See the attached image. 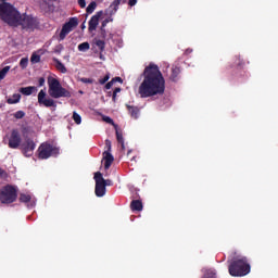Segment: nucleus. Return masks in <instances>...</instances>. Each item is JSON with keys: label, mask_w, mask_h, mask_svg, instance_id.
<instances>
[{"label": "nucleus", "mask_w": 278, "mask_h": 278, "mask_svg": "<svg viewBox=\"0 0 278 278\" xmlns=\"http://www.w3.org/2000/svg\"><path fill=\"white\" fill-rule=\"evenodd\" d=\"M80 81H83L84 84H92V80L88 78H81Z\"/></svg>", "instance_id": "40"}, {"label": "nucleus", "mask_w": 278, "mask_h": 278, "mask_svg": "<svg viewBox=\"0 0 278 278\" xmlns=\"http://www.w3.org/2000/svg\"><path fill=\"white\" fill-rule=\"evenodd\" d=\"M105 186H112V180H110V179L105 180V179H104V187H105Z\"/></svg>", "instance_id": "42"}, {"label": "nucleus", "mask_w": 278, "mask_h": 278, "mask_svg": "<svg viewBox=\"0 0 278 278\" xmlns=\"http://www.w3.org/2000/svg\"><path fill=\"white\" fill-rule=\"evenodd\" d=\"M110 80V74H106L103 78L99 79V84L103 85Z\"/></svg>", "instance_id": "32"}, {"label": "nucleus", "mask_w": 278, "mask_h": 278, "mask_svg": "<svg viewBox=\"0 0 278 278\" xmlns=\"http://www.w3.org/2000/svg\"><path fill=\"white\" fill-rule=\"evenodd\" d=\"M94 45H96V47H98V49L100 51H103L105 49V41H103V40L96 39Z\"/></svg>", "instance_id": "23"}, {"label": "nucleus", "mask_w": 278, "mask_h": 278, "mask_svg": "<svg viewBox=\"0 0 278 278\" xmlns=\"http://www.w3.org/2000/svg\"><path fill=\"white\" fill-rule=\"evenodd\" d=\"M105 147H106V149H108V151L106 152H109L110 153V151H112V141H110V140H105Z\"/></svg>", "instance_id": "34"}, {"label": "nucleus", "mask_w": 278, "mask_h": 278, "mask_svg": "<svg viewBox=\"0 0 278 278\" xmlns=\"http://www.w3.org/2000/svg\"><path fill=\"white\" fill-rule=\"evenodd\" d=\"M48 93L52 99H62V97H71V92L62 87L60 80L54 77L48 78Z\"/></svg>", "instance_id": "3"}, {"label": "nucleus", "mask_w": 278, "mask_h": 278, "mask_svg": "<svg viewBox=\"0 0 278 278\" xmlns=\"http://www.w3.org/2000/svg\"><path fill=\"white\" fill-rule=\"evenodd\" d=\"M54 66L56 70L60 71V73H67L66 66H64V64L62 62H60V60L54 59Z\"/></svg>", "instance_id": "17"}, {"label": "nucleus", "mask_w": 278, "mask_h": 278, "mask_svg": "<svg viewBox=\"0 0 278 278\" xmlns=\"http://www.w3.org/2000/svg\"><path fill=\"white\" fill-rule=\"evenodd\" d=\"M10 73V66H5L0 71V81L1 79H5V75Z\"/></svg>", "instance_id": "24"}, {"label": "nucleus", "mask_w": 278, "mask_h": 278, "mask_svg": "<svg viewBox=\"0 0 278 278\" xmlns=\"http://www.w3.org/2000/svg\"><path fill=\"white\" fill-rule=\"evenodd\" d=\"M78 22L77 18L73 17L67 23H65L59 34V40H64L66 38V35L71 34L75 27H77Z\"/></svg>", "instance_id": "8"}, {"label": "nucleus", "mask_w": 278, "mask_h": 278, "mask_svg": "<svg viewBox=\"0 0 278 278\" xmlns=\"http://www.w3.org/2000/svg\"><path fill=\"white\" fill-rule=\"evenodd\" d=\"M100 60H105V56H103V54H100Z\"/></svg>", "instance_id": "45"}, {"label": "nucleus", "mask_w": 278, "mask_h": 278, "mask_svg": "<svg viewBox=\"0 0 278 278\" xmlns=\"http://www.w3.org/2000/svg\"><path fill=\"white\" fill-rule=\"evenodd\" d=\"M127 109L131 118H138V114H140V111L138 110V108L127 105Z\"/></svg>", "instance_id": "18"}, {"label": "nucleus", "mask_w": 278, "mask_h": 278, "mask_svg": "<svg viewBox=\"0 0 278 278\" xmlns=\"http://www.w3.org/2000/svg\"><path fill=\"white\" fill-rule=\"evenodd\" d=\"M251 273V266L247 264V258H240L229 266L231 277H244Z\"/></svg>", "instance_id": "4"}, {"label": "nucleus", "mask_w": 278, "mask_h": 278, "mask_svg": "<svg viewBox=\"0 0 278 278\" xmlns=\"http://www.w3.org/2000/svg\"><path fill=\"white\" fill-rule=\"evenodd\" d=\"M0 177H5V172L3 169H0Z\"/></svg>", "instance_id": "44"}, {"label": "nucleus", "mask_w": 278, "mask_h": 278, "mask_svg": "<svg viewBox=\"0 0 278 278\" xmlns=\"http://www.w3.org/2000/svg\"><path fill=\"white\" fill-rule=\"evenodd\" d=\"M37 91L38 89L36 87H23L20 89V92H22V94H25L26 97H29V94Z\"/></svg>", "instance_id": "15"}, {"label": "nucleus", "mask_w": 278, "mask_h": 278, "mask_svg": "<svg viewBox=\"0 0 278 278\" xmlns=\"http://www.w3.org/2000/svg\"><path fill=\"white\" fill-rule=\"evenodd\" d=\"M1 203H14L16 201V188L12 186H5L0 190Z\"/></svg>", "instance_id": "6"}, {"label": "nucleus", "mask_w": 278, "mask_h": 278, "mask_svg": "<svg viewBox=\"0 0 278 278\" xmlns=\"http://www.w3.org/2000/svg\"><path fill=\"white\" fill-rule=\"evenodd\" d=\"M30 62L31 64H38V62H40V54L38 53H33L31 58H30Z\"/></svg>", "instance_id": "27"}, {"label": "nucleus", "mask_w": 278, "mask_h": 278, "mask_svg": "<svg viewBox=\"0 0 278 278\" xmlns=\"http://www.w3.org/2000/svg\"><path fill=\"white\" fill-rule=\"evenodd\" d=\"M89 50H90V43H88L87 41L78 45V51L86 53V51H89Z\"/></svg>", "instance_id": "20"}, {"label": "nucleus", "mask_w": 278, "mask_h": 278, "mask_svg": "<svg viewBox=\"0 0 278 278\" xmlns=\"http://www.w3.org/2000/svg\"><path fill=\"white\" fill-rule=\"evenodd\" d=\"M204 278H216V273L214 270H208Z\"/></svg>", "instance_id": "31"}, {"label": "nucleus", "mask_w": 278, "mask_h": 278, "mask_svg": "<svg viewBox=\"0 0 278 278\" xmlns=\"http://www.w3.org/2000/svg\"><path fill=\"white\" fill-rule=\"evenodd\" d=\"M39 86H45V78H39Z\"/></svg>", "instance_id": "43"}, {"label": "nucleus", "mask_w": 278, "mask_h": 278, "mask_svg": "<svg viewBox=\"0 0 278 278\" xmlns=\"http://www.w3.org/2000/svg\"><path fill=\"white\" fill-rule=\"evenodd\" d=\"M114 84H116V81H118L119 84H123V78L122 77H115L112 79Z\"/></svg>", "instance_id": "38"}, {"label": "nucleus", "mask_w": 278, "mask_h": 278, "mask_svg": "<svg viewBox=\"0 0 278 278\" xmlns=\"http://www.w3.org/2000/svg\"><path fill=\"white\" fill-rule=\"evenodd\" d=\"M131 210H136L137 212L142 211V202L135 200L131 202Z\"/></svg>", "instance_id": "19"}, {"label": "nucleus", "mask_w": 278, "mask_h": 278, "mask_svg": "<svg viewBox=\"0 0 278 278\" xmlns=\"http://www.w3.org/2000/svg\"><path fill=\"white\" fill-rule=\"evenodd\" d=\"M34 149H36L34 141H27V144L24 146V154L26 157H30V155H33Z\"/></svg>", "instance_id": "13"}, {"label": "nucleus", "mask_w": 278, "mask_h": 278, "mask_svg": "<svg viewBox=\"0 0 278 278\" xmlns=\"http://www.w3.org/2000/svg\"><path fill=\"white\" fill-rule=\"evenodd\" d=\"M112 162H114V156L110 152H103L102 164H104L105 170L112 166Z\"/></svg>", "instance_id": "12"}, {"label": "nucleus", "mask_w": 278, "mask_h": 278, "mask_svg": "<svg viewBox=\"0 0 278 278\" xmlns=\"http://www.w3.org/2000/svg\"><path fill=\"white\" fill-rule=\"evenodd\" d=\"M27 64H29V60L27 58H23L21 61H20V66L22 68H27Z\"/></svg>", "instance_id": "28"}, {"label": "nucleus", "mask_w": 278, "mask_h": 278, "mask_svg": "<svg viewBox=\"0 0 278 278\" xmlns=\"http://www.w3.org/2000/svg\"><path fill=\"white\" fill-rule=\"evenodd\" d=\"M78 5H80V8H86V0H78Z\"/></svg>", "instance_id": "39"}, {"label": "nucleus", "mask_w": 278, "mask_h": 278, "mask_svg": "<svg viewBox=\"0 0 278 278\" xmlns=\"http://www.w3.org/2000/svg\"><path fill=\"white\" fill-rule=\"evenodd\" d=\"M20 201L23 203H29L31 201V195L29 193H22L20 197Z\"/></svg>", "instance_id": "21"}, {"label": "nucleus", "mask_w": 278, "mask_h": 278, "mask_svg": "<svg viewBox=\"0 0 278 278\" xmlns=\"http://www.w3.org/2000/svg\"><path fill=\"white\" fill-rule=\"evenodd\" d=\"M18 144H21V136H18L16 130H13L9 139V147L11 149H18Z\"/></svg>", "instance_id": "11"}, {"label": "nucleus", "mask_w": 278, "mask_h": 278, "mask_svg": "<svg viewBox=\"0 0 278 278\" xmlns=\"http://www.w3.org/2000/svg\"><path fill=\"white\" fill-rule=\"evenodd\" d=\"M179 73H180L179 67L174 66L172 68V79H173V81H175V79H177V75H179Z\"/></svg>", "instance_id": "25"}, {"label": "nucleus", "mask_w": 278, "mask_h": 278, "mask_svg": "<svg viewBox=\"0 0 278 278\" xmlns=\"http://www.w3.org/2000/svg\"><path fill=\"white\" fill-rule=\"evenodd\" d=\"M109 23H110V20H104V21L102 22L101 31H102L103 38H105V29H103V27H105V25H108Z\"/></svg>", "instance_id": "30"}, {"label": "nucleus", "mask_w": 278, "mask_h": 278, "mask_svg": "<svg viewBox=\"0 0 278 278\" xmlns=\"http://www.w3.org/2000/svg\"><path fill=\"white\" fill-rule=\"evenodd\" d=\"M164 76L155 64H150L143 72V80L139 86V94L143 99L155 97V94H164Z\"/></svg>", "instance_id": "1"}, {"label": "nucleus", "mask_w": 278, "mask_h": 278, "mask_svg": "<svg viewBox=\"0 0 278 278\" xmlns=\"http://www.w3.org/2000/svg\"><path fill=\"white\" fill-rule=\"evenodd\" d=\"M116 138H117V141L121 142L122 149H125V143L123 142V135H121L118 130H116Z\"/></svg>", "instance_id": "29"}, {"label": "nucleus", "mask_w": 278, "mask_h": 278, "mask_svg": "<svg viewBox=\"0 0 278 278\" xmlns=\"http://www.w3.org/2000/svg\"><path fill=\"white\" fill-rule=\"evenodd\" d=\"M97 10V2L92 1L86 9L87 14H92Z\"/></svg>", "instance_id": "22"}, {"label": "nucleus", "mask_w": 278, "mask_h": 278, "mask_svg": "<svg viewBox=\"0 0 278 278\" xmlns=\"http://www.w3.org/2000/svg\"><path fill=\"white\" fill-rule=\"evenodd\" d=\"M128 3L130 7H134L138 3V0H129Z\"/></svg>", "instance_id": "41"}, {"label": "nucleus", "mask_w": 278, "mask_h": 278, "mask_svg": "<svg viewBox=\"0 0 278 278\" xmlns=\"http://www.w3.org/2000/svg\"><path fill=\"white\" fill-rule=\"evenodd\" d=\"M40 160H49L55 155H60V148L51 143H42L38 149Z\"/></svg>", "instance_id": "5"}, {"label": "nucleus", "mask_w": 278, "mask_h": 278, "mask_svg": "<svg viewBox=\"0 0 278 278\" xmlns=\"http://www.w3.org/2000/svg\"><path fill=\"white\" fill-rule=\"evenodd\" d=\"M0 18L11 27L21 26L23 29L38 28V18L31 15L20 14L16 8L4 1L0 2Z\"/></svg>", "instance_id": "2"}, {"label": "nucleus", "mask_w": 278, "mask_h": 278, "mask_svg": "<svg viewBox=\"0 0 278 278\" xmlns=\"http://www.w3.org/2000/svg\"><path fill=\"white\" fill-rule=\"evenodd\" d=\"M99 21H103V12H97L89 21V31H94L99 26Z\"/></svg>", "instance_id": "10"}, {"label": "nucleus", "mask_w": 278, "mask_h": 278, "mask_svg": "<svg viewBox=\"0 0 278 278\" xmlns=\"http://www.w3.org/2000/svg\"><path fill=\"white\" fill-rule=\"evenodd\" d=\"M102 119L104 123H109L110 125H114V121L110 116H103Z\"/></svg>", "instance_id": "33"}, {"label": "nucleus", "mask_w": 278, "mask_h": 278, "mask_svg": "<svg viewBox=\"0 0 278 278\" xmlns=\"http://www.w3.org/2000/svg\"><path fill=\"white\" fill-rule=\"evenodd\" d=\"M96 181V197H105V179L101 172H97L93 177Z\"/></svg>", "instance_id": "7"}, {"label": "nucleus", "mask_w": 278, "mask_h": 278, "mask_svg": "<svg viewBox=\"0 0 278 278\" xmlns=\"http://www.w3.org/2000/svg\"><path fill=\"white\" fill-rule=\"evenodd\" d=\"M118 92H121V88H116L113 92V101H116V94H118Z\"/></svg>", "instance_id": "36"}, {"label": "nucleus", "mask_w": 278, "mask_h": 278, "mask_svg": "<svg viewBox=\"0 0 278 278\" xmlns=\"http://www.w3.org/2000/svg\"><path fill=\"white\" fill-rule=\"evenodd\" d=\"M15 118H23V116H25V113L23 111H17L15 114H14Z\"/></svg>", "instance_id": "35"}, {"label": "nucleus", "mask_w": 278, "mask_h": 278, "mask_svg": "<svg viewBox=\"0 0 278 278\" xmlns=\"http://www.w3.org/2000/svg\"><path fill=\"white\" fill-rule=\"evenodd\" d=\"M73 121L76 123V125H81V115L77 112L73 113Z\"/></svg>", "instance_id": "26"}, {"label": "nucleus", "mask_w": 278, "mask_h": 278, "mask_svg": "<svg viewBox=\"0 0 278 278\" xmlns=\"http://www.w3.org/2000/svg\"><path fill=\"white\" fill-rule=\"evenodd\" d=\"M112 86H114L113 80L109 81V83L105 85V89H106V90H110V89L112 88Z\"/></svg>", "instance_id": "37"}, {"label": "nucleus", "mask_w": 278, "mask_h": 278, "mask_svg": "<svg viewBox=\"0 0 278 278\" xmlns=\"http://www.w3.org/2000/svg\"><path fill=\"white\" fill-rule=\"evenodd\" d=\"M36 3L41 10H49L53 5V0H36Z\"/></svg>", "instance_id": "14"}, {"label": "nucleus", "mask_w": 278, "mask_h": 278, "mask_svg": "<svg viewBox=\"0 0 278 278\" xmlns=\"http://www.w3.org/2000/svg\"><path fill=\"white\" fill-rule=\"evenodd\" d=\"M21 101V94L20 93H14L11 98L7 100V103L9 105H14Z\"/></svg>", "instance_id": "16"}, {"label": "nucleus", "mask_w": 278, "mask_h": 278, "mask_svg": "<svg viewBox=\"0 0 278 278\" xmlns=\"http://www.w3.org/2000/svg\"><path fill=\"white\" fill-rule=\"evenodd\" d=\"M38 103L45 108H56L55 100L47 97V91L45 90L39 91Z\"/></svg>", "instance_id": "9"}]
</instances>
